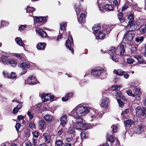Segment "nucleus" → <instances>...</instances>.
Returning <instances> with one entry per match:
<instances>
[{
	"instance_id": "nucleus-1",
	"label": "nucleus",
	"mask_w": 146,
	"mask_h": 146,
	"mask_svg": "<svg viewBox=\"0 0 146 146\" xmlns=\"http://www.w3.org/2000/svg\"><path fill=\"white\" fill-rule=\"evenodd\" d=\"M90 110V107L80 104L76 107L69 115L73 117L84 116L88 113Z\"/></svg>"
},
{
	"instance_id": "nucleus-2",
	"label": "nucleus",
	"mask_w": 146,
	"mask_h": 146,
	"mask_svg": "<svg viewBox=\"0 0 146 146\" xmlns=\"http://www.w3.org/2000/svg\"><path fill=\"white\" fill-rule=\"evenodd\" d=\"M74 117L72 123L76 127V129L79 131L90 129L92 126L89 123H82L83 119L80 117Z\"/></svg>"
},
{
	"instance_id": "nucleus-3",
	"label": "nucleus",
	"mask_w": 146,
	"mask_h": 146,
	"mask_svg": "<svg viewBox=\"0 0 146 146\" xmlns=\"http://www.w3.org/2000/svg\"><path fill=\"white\" fill-rule=\"evenodd\" d=\"M75 9L77 16L78 20L80 23H84L85 22V18L86 15L84 12H81L79 15L80 12H82V9L79 2H77L74 5Z\"/></svg>"
},
{
	"instance_id": "nucleus-4",
	"label": "nucleus",
	"mask_w": 146,
	"mask_h": 146,
	"mask_svg": "<svg viewBox=\"0 0 146 146\" xmlns=\"http://www.w3.org/2000/svg\"><path fill=\"white\" fill-rule=\"evenodd\" d=\"M118 51L120 52L119 53L117 54L119 55H124L125 52V49L123 45H119L116 49L114 47H111L110 49L108 51V53L111 55V54H114L117 52Z\"/></svg>"
},
{
	"instance_id": "nucleus-5",
	"label": "nucleus",
	"mask_w": 146,
	"mask_h": 146,
	"mask_svg": "<svg viewBox=\"0 0 146 146\" xmlns=\"http://www.w3.org/2000/svg\"><path fill=\"white\" fill-rule=\"evenodd\" d=\"M134 36V33L127 32L124 35L123 39V42L125 44H130Z\"/></svg>"
},
{
	"instance_id": "nucleus-6",
	"label": "nucleus",
	"mask_w": 146,
	"mask_h": 146,
	"mask_svg": "<svg viewBox=\"0 0 146 146\" xmlns=\"http://www.w3.org/2000/svg\"><path fill=\"white\" fill-rule=\"evenodd\" d=\"M135 115L136 116L140 117L145 115L146 110L145 108L138 106L135 108Z\"/></svg>"
},
{
	"instance_id": "nucleus-7",
	"label": "nucleus",
	"mask_w": 146,
	"mask_h": 146,
	"mask_svg": "<svg viewBox=\"0 0 146 146\" xmlns=\"http://www.w3.org/2000/svg\"><path fill=\"white\" fill-rule=\"evenodd\" d=\"M66 45L67 48L71 51L72 53H73L74 50L72 48L73 45V39L70 35H68V38L66 42Z\"/></svg>"
},
{
	"instance_id": "nucleus-8",
	"label": "nucleus",
	"mask_w": 146,
	"mask_h": 146,
	"mask_svg": "<svg viewBox=\"0 0 146 146\" xmlns=\"http://www.w3.org/2000/svg\"><path fill=\"white\" fill-rule=\"evenodd\" d=\"M7 57L6 56H3L2 57V62L5 64H10L13 66V65H16L17 64V61H15L12 59H9L7 60Z\"/></svg>"
},
{
	"instance_id": "nucleus-9",
	"label": "nucleus",
	"mask_w": 146,
	"mask_h": 146,
	"mask_svg": "<svg viewBox=\"0 0 146 146\" xmlns=\"http://www.w3.org/2000/svg\"><path fill=\"white\" fill-rule=\"evenodd\" d=\"M54 96L50 94H43L41 98L42 101L44 102H46L48 101L51 102L53 101Z\"/></svg>"
},
{
	"instance_id": "nucleus-10",
	"label": "nucleus",
	"mask_w": 146,
	"mask_h": 146,
	"mask_svg": "<svg viewBox=\"0 0 146 146\" xmlns=\"http://www.w3.org/2000/svg\"><path fill=\"white\" fill-rule=\"evenodd\" d=\"M98 7L99 9L102 12H105L106 11H113V6L111 5L107 4L104 6L99 5Z\"/></svg>"
},
{
	"instance_id": "nucleus-11",
	"label": "nucleus",
	"mask_w": 146,
	"mask_h": 146,
	"mask_svg": "<svg viewBox=\"0 0 146 146\" xmlns=\"http://www.w3.org/2000/svg\"><path fill=\"white\" fill-rule=\"evenodd\" d=\"M33 17L35 23H41L43 24L45 23L47 19L46 17L33 16Z\"/></svg>"
},
{
	"instance_id": "nucleus-12",
	"label": "nucleus",
	"mask_w": 146,
	"mask_h": 146,
	"mask_svg": "<svg viewBox=\"0 0 146 146\" xmlns=\"http://www.w3.org/2000/svg\"><path fill=\"white\" fill-rule=\"evenodd\" d=\"M103 72L102 69L99 68H94L91 71V75L94 77H97L100 76Z\"/></svg>"
},
{
	"instance_id": "nucleus-13",
	"label": "nucleus",
	"mask_w": 146,
	"mask_h": 146,
	"mask_svg": "<svg viewBox=\"0 0 146 146\" xmlns=\"http://www.w3.org/2000/svg\"><path fill=\"white\" fill-rule=\"evenodd\" d=\"M27 82L28 83H26V81H25V84H29L34 85L37 83V80L35 76L31 75L28 77Z\"/></svg>"
},
{
	"instance_id": "nucleus-14",
	"label": "nucleus",
	"mask_w": 146,
	"mask_h": 146,
	"mask_svg": "<svg viewBox=\"0 0 146 146\" xmlns=\"http://www.w3.org/2000/svg\"><path fill=\"white\" fill-rule=\"evenodd\" d=\"M110 102L109 99L106 98L103 99L101 104V106L105 108H107L110 105Z\"/></svg>"
},
{
	"instance_id": "nucleus-15",
	"label": "nucleus",
	"mask_w": 146,
	"mask_h": 146,
	"mask_svg": "<svg viewBox=\"0 0 146 146\" xmlns=\"http://www.w3.org/2000/svg\"><path fill=\"white\" fill-rule=\"evenodd\" d=\"M60 121L61 125L63 127L64 126L67 121V115L65 114L62 116L60 118Z\"/></svg>"
},
{
	"instance_id": "nucleus-16",
	"label": "nucleus",
	"mask_w": 146,
	"mask_h": 146,
	"mask_svg": "<svg viewBox=\"0 0 146 146\" xmlns=\"http://www.w3.org/2000/svg\"><path fill=\"white\" fill-rule=\"evenodd\" d=\"M143 130L144 128L142 126L137 125L135 127L134 131L138 134H140L143 132Z\"/></svg>"
},
{
	"instance_id": "nucleus-17",
	"label": "nucleus",
	"mask_w": 146,
	"mask_h": 146,
	"mask_svg": "<svg viewBox=\"0 0 146 146\" xmlns=\"http://www.w3.org/2000/svg\"><path fill=\"white\" fill-rule=\"evenodd\" d=\"M134 57L137 59L138 61L137 64H146V62H144L143 60V58L139 56L134 55Z\"/></svg>"
},
{
	"instance_id": "nucleus-18",
	"label": "nucleus",
	"mask_w": 146,
	"mask_h": 146,
	"mask_svg": "<svg viewBox=\"0 0 146 146\" xmlns=\"http://www.w3.org/2000/svg\"><path fill=\"white\" fill-rule=\"evenodd\" d=\"M44 118L46 121L49 123L51 122L54 120L53 117L51 115L46 114L44 116Z\"/></svg>"
},
{
	"instance_id": "nucleus-19",
	"label": "nucleus",
	"mask_w": 146,
	"mask_h": 146,
	"mask_svg": "<svg viewBox=\"0 0 146 146\" xmlns=\"http://www.w3.org/2000/svg\"><path fill=\"white\" fill-rule=\"evenodd\" d=\"M46 126V123L44 120L41 119L39 121L38 126L40 129H44Z\"/></svg>"
},
{
	"instance_id": "nucleus-20",
	"label": "nucleus",
	"mask_w": 146,
	"mask_h": 146,
	"mask_svg": "<svg viewBox=\"0 0 146 146\" xmlns=\"http://www.w3.org/2000/svg\"><path fill=\"white\" fill-rule=\"evenodd\" d=\"M46 44L45 42H39L38 43L36 46V48L38 50H44Z\"/></svg>"
},
{
	"instance_id": "nucleus-21",
	"label": "nucleus",
	"mask_w": 146,
	"mask_h": 146,
	"mask_svg": "<svg viewBox=\"0 0 146 146\" xmlns=\"http://www.w3.org/2000/svg\"><path fill=\"white\" fill-rule=\"evenodd\" d=\"M65 139L67 142L71 144L72 145H74L76 142L75 138L72 137L66 138Z\"/></svg>"
},
{
	"instance_id": "nucleus-22",
	"label": "nucleus",
	"mask_w": 146,
	"mask_h": 146,
	"mask_svg": "<svg viewBox=\"0 0 146 146\" xmlns=\"http://www.w3.org/2000/svg\"><path fill=\"white\" fill-rule=\"evenodd\" d=\"M45 142L48 143H49L51 142V138L48 134L46 133H44L43 134Z\"/></svg>"
},
{
	"instance_id": "nucleus-23",
	"label": "nucleus",
	"mask_w": 146,
	"mask_h": 146,
	"mask_svg": "<svg viewBox=\"0 0 146 146\" xmlns=\"http://www.w3.org/2000/svg\"><path fill=\"white\" fill-rule=\"evenodd\" d=\"M134 90L135 91V95L137 96L136 97L135 99L137 100H140V96L139 95L141 94L140 88H134Z\"/></svg>"
},
{
	"instance_id": "nucleus-24",
	"label": "nucleus",
	"mask_w": 146,
	"mask_h": 146,
	"mask_svg": "<svg viewBox=\"0 0 146 146\" xmlns=\"http://www.w3.org/2000/svg\"><path fill=\"white\" fill-rule=\"evenodd\" d=\"M43 38L46 37L47 35L46 32L42 29H40L36 31Z\"/></svg>"
},
{
	"instance_id": "nucleus-25",
	"label": "nucleus",
	"mask_w": 146,
	"mask_h": 146,
	"mask_svg": "<svg viewBox=\"0 0 146 146\" xmlns=\"http://www.w3.org/2000/svg\"><path fill=\"white\" fill-rule=\"evenodd\" d=\"M101 29L100 26L98 24L95 25L92 28L93 33L95 34L99 32Z\"/></svg>"
},
{
	"instance_id": "nucleus-26",
	"label": "nucleus",
	"mask_w": 146,
	"mask_h": 146,
	"mask_svg": "<svg viewBox=\"0 0 146 146\" xmlns=\"http://www.w3.org/2000/svg\"><path fill=\"white\" fill-rule=\"evenodd\" d=\"M146 38L145 36H137L135 38V40L137 42L141 43L144 39Z\"/></svg>"
},
{
	"instance_id": "nucleus-27",
	"label": "nucleus",
	"mask_w": 146,
	"mask_h": 146,
	"mask_svg": "<svg viewBox=\"0 0 146 146\" xmlns=\"http://www.w3.org/2000/svg\"><path fill=\"white\" fill-rule=\"evenodd\" d=\"M66 24L65 23H62L60 24V29L59 31L60 33H63L64 31L66 29Z\"/></svg>"
},
{
	"instance_id": "nucleus-28",
	"label": "nucleus",
	"mask_w": 146,
	"mask_h": 146,
	"mask_svg": "<svg viewBox=\"0 0 146 146\" xmlns=\"http://www.w3.org/2000/svg\"><path fill=\"white\" fill-rule=\"evenodd\" d=\"M20 66L23 69L26 68H29L30 65V64L28 62H23L20 64Z\"/></svg>"
},
{
	"instance_id": "nucleus-29",
	"label": "nucleus",
	"mask_w": 146,
	"mask_h": 146,
	"mask_svg": "<svg viewBox=\"0 0 146 146\" xmlns=\"http://www.w3.org/2000/svg\"><path fill=\"white\" fill-rule=\"evenodd\" d=\"M125 72V71H123L120 69H119L116 70H114L113 71L114 73L120 76H122L123 75Z\"/></svg>"
},
{
	"instance_id": "nucleus-30",
	"label": "nucleus",
	"mask_w": 146,
	"mask_h": 146,
	"mask_svg": "<svg viewBox=\"0 0 146 146\" xmlns=\"http://www.w3.org/2000/svg\"><path fill=\"white\" fill-rule=\"evenodd\" d=\"M22 104L17 105L16 107L14 108L13 111V113L15 114L17 113L18 111L22 108Z\"/></svg>"
},
{
	"instance_id": "nucleus-31",
	"label": "nucleus",
	"mask_w": 146,
	"mask_h": 146,
	"mask_svg": "<svg viewBox=\"0 0 146 146\" xmlns=\"http://www.w3.org/2000/svg\"><path fill=\"white\" fill-rule=\"evenodd\" d=\"M118 18L120 22L122 23H125V19L123 17V14L122 13H119L117 15Z\"/></svg>"
},
{
	"instance_id": "nucleus-32",
	"label": "nucleus",
	"mask_w": 146,
	"mask_h": 146,
	"mask_svg": "<svg viewBox=\"0 0 146 146\" xmlns=\"http://www.w3.org/2000/svg\"><path fill=\"white\" fill-rule=\"evenodd\" d=\"M15 40L16 43L19 45L21 46H23L24 44L22 40L20 37H16L15 39Z\"/></svg>"
},
{
	"instance_id": "nucleus-33",
	"label": "nucleus",
	"mask_w": 146,
	"mask_h": 146,
	"mask_svg": "<svg viewBox=\"0 0 146 146\" xmlns=\"http://www.w3.org/2000/svg\"><path fill=\"white\" fill-rule=\"evenodd\" d=\"M98 115L97 113H95L94 112H93L90 115V118L89 119L91 121L95 119L98 117Z\"/></svg>"
},
{
	"instance_id": "nucleus-34",
	"label": "nucleus",
	"mask_w": 146,
	"mask_h": 146,
	"mask_svg": "<svg viewBox=\"0 0 146 146\" xmlns=\"http://www.w3.org/2000/svg\"><path fill=\"white\" fill-rule=\"evenodd\" d=\"M63 141L61 140L56 139L55 141L56 146H62L63 144Z\"/></svg>"
},
{
	"instance_id": "nucleus-35",
	"label": "nucleus",
	"mask_w": 146,
	"mask_h": 146,
	"mask_svg": "<svg viewBox=\"0 0 146 146\" xmlns=\"http://www.w3.org/2000/svg\"><path fill=\"white\" fill-rule=\"evenodd\" d=\"M127 19L129 20V23H132L134 19V16L132 13L129 14L128 16Z\"/></svg>"
},
{
	"instance_id": "nucleus-36",
	"label": "nucleus",
	"mask_w": 146,
	"mask_h": 146,
	"mask_svg": "<svg viewBox=\"0 0 146 146\" xmlns=\"http://www.w3.org/2000/svg\"><path fill=\"white\" fill-rule=\"evenodd\" d=\"M27 114L29 116L30 121L32 119H33L34 118V114L33 113H32L31 110H29L28 111L27 113Z\"/></svg>"
},
{
	"instance_id": "nucleus-37",
	"label": "nucleus",
	"mask_w": 146,
	"mask_h": 146,
	"mask_svg": "<svg viewBox=\"0 0 146 146\" xmlns=\"http://www.w3.org/2000/svg\"><path fill=\"white\" fill-rule=\"evenodd\" d=\"M105 36V33L100 32L98 33V36H96V38L100 39H103Z\"/></svg>"
},
{
	"instance_id": "nucleus-38",
	"label": "nucleus",
	"mask_w": 146,
	"mask_h": 146,
	"mask_svg": "<svg viewBox=\"0 0 146 146\" xmlns=\"http://www.w3.org/2000/svg\"><path fill=\"white\" fill-rule=\"evenodd\" d=\"M133 123V121L130 119L126 120L124 122L125 125L126 126H131Z\"/></svg>"
},
{
	"instance_id": "nucleus-39",
	"label": "nucleus",
	"mask_w": 146,
	"mask_h": 146,
	"mask_svg": "<svg viewBox=\"0 0 146 146\" xmlns=\"http://www.w3.org/2000/svg\"><path fill=\"white\" fill-rule=\"evenodd\" d=\"M35 10V9L33 7L28 6L27 7V9L26 10L27 12H33Z\"/></svg>"
},
{
	"instance_id": "nucleus-40",
	"label": "nucleus",
	"mask_w": 146,
	"mask_h": 146,
	"mask_svg": "<svg viewBox=\"0 0 146 146\" xmlns=\"http://www.w3.org/2000/svg\"><path fill=\"white\" fill-rule=\"evenodd\" d=\"M118 127L119 126L118 124L113 125L111 127V128L112 129L114 133L117 132Z\"/></svg>"
},
{
	"instance_id": "nucleus-41",
	"label": "nucleus",
	"mask_w": 146,
	"mask_h": 146,
	"mask_svg": "<svg viewBox=\"0 0 146 146\" xmlns=\"http://www.w3.org/2000/svg\"><path fill=\"white\" fill-rule=\"evenodd\" d=\"M75 126L73 124V125H71L69 127V130L70 133H71L73 134L75 132Z\"/></svg>"
},
{
	"instance_id": "nucleus-42",
	"label": "nucleus",
	"mask_w": 146,
	"mask_h": 146,
	"mask_svg": "<svg viewBox=\"0 0 146 146\" xmlns=\"http://www.w3.org/2000/svg\"><path fill=\"white\" fill-rule=\"evenodd\" d=\"M140 32L142 34H144L146 33V25H142L140 29Z\"/></svg>"
},
{
	"instance_id": "nucleus-43",
	"label": "nucleus",
	"mask_w": 146,
	"mask_h": 146,
	"mask_svg": "<svg viewBox=\"0 0 146 146\" xmlns=\"http://www.w3.org/2000/svg\"><path fill=\"white\" fill-rule=\"evenodd\" d=\"M121 86L119 85H115L112 86L111 87V89L112 90H119Z\"/></svg>"
},
{
	"instance_id": "nucleus-44",
	"label": "nucleus",
	"mask_w": 146,
	"mask_h": 146,
	"mask_svg": "<svg viewBox=\"0 0 146 146\" xmlns=\"http://www.w3.org/2000/svg\"><path fill=\"white\" fill-rule=\"evenodd\" d=\"M29 126L32 129L35 128V125L33 121H31L29 123Z\"/></svg>"
},
{
	"instance_id": "nucleus-45",
	"label": "nucleus",
	"mask_w": 146,
	"mask_h": 146,
	"mask_svg": "<svg viewBox=\"0 0 146 146\" xmlns=\"http://www.w3.org/2000/svg\"><path fill=\"white\" fill-rule=\"evenodd\" d=\"M9 24V23L8 21H4L1 20V26H7Z\"/></svg>"
},
{
	"instance_id": "nucleus-46",
	"label": "nucleus",
	"mask_w": 146,
	"mask_h": 146,
	"mask_svg": "<svg viewBox=\"0 0 146 146\" xmlns=\"http://www.w3.org/2000/svg\"><path fill=\"white\" fill-rule=\"evenodd\" d=\"M125 30L127 31V32H130L131 33H133V30H132V29L130 27V25H127L125 27Z\"/></svg>"
},
{
	"instance_id": "nucleus-47",
	"label": "nucleus",
	"mask_w": 146,
	"mask_h": 146,
	"mask_svg": "<svg viewBox=\"0 0 146 146\" xmlns=\"http://www.w3.org/2000/svg\"><path fill=\"white\" fill-rule=\"evenodd\" d=\"M15 56L17 58H19L20 59H22L25 57V55L23 54H19L15 53Z\"/></svg>"
},
{
	"instance_id": "nucleus-48",
	"label": "nucleus",
	"mask_w": 146,
	"mask_h": 146,
	"mask_svg": "<svg viewBox=\"0 0 146 146\" xmlns=\"http://www.w3.org/2000/svg\"><path fill=\"white\" fill-rule=\"evenodd\" d=\"M88 134L87 132L85 133L82 132L81 134V137L82 138H86L88 137Z\"/></svg>"
},
{
	"instance_id": "nucleus-49",
	"label": "nucleus",
	"mask_w": 146,
	"mask_h": 146,
	"mask_svg": "<svg viewBox=\"0 0 146 146\" xmlns=\"http://www.w3.org/2000/svg\"><path fill=\"white\" fill-rule=\"evenodd\" d=\"M117 102L119 107L122 108L123 107L124 104L119 99H117Z\"/></svg>"
},
{
	"instance_id": "nucleus-50",
	"label": "nucleus",
	"mask_w": 146,
	"mask_h": 146,
	"mask_svg": "<svg viewBox=\"0 0 146 146\" xmlns=\"http://www.w3.org/2000/svg\"><path fill=\"white\" fill-rule=\"evenodd\" d=\"M132 92L131 90H128L127 91V93L129 96H131L133 97H135V94H132Z\"/></svg>"
},
{
	"instance_id": "nucleus-51",
	"label": "nucleus",
	"mask_w": 146,
	"mask_h": 146,
	"mask_svg": "<svg viewBox=\"0 0 146 146\" xmlns=\"http://www.w3.org/2000/svg\"><path fill=\"white\" fill-rule=\"evenodd\" d=\"M63 132V128L60 126H59L58 129V133L59 135H60L62 134Z\"/></svg>"
},
{
	"instance_id": "nucleus-52",
	"label": "nucleus",
	"mask_w": 146,
	"mask_h": 146,
	"mask_svg": "<svg viewBox=\"0 0 146 146\" xmlns=\"http://www.w3.org/2000/svg\"><path fill=\"white\" fill-rule=\"evenodd\" d=\"M107 139H108V141L112 142H113L114 141V139L112 136V135H107Z\"/></svg>"
},
{
	"instance_id": "nucleus-53",
	"label": "nucleus",
	"mask_w": 146,
	"mask_h": 146,
	"mask_svg": "<svg viewBox=\"0 0 146 146\" xmlns=\"http://www.w3.org/2000/svg\"><path fill=\"white\" fill-rule=\"evenodd\" d=\"M32 134L33 135V138H37L39 136V133L37 131H35L32 132Z\"/></svg>"
},
{
	"instance_id": "nucleus-54",
	"label": "nucleus",
	"mask_w": 146,
	"mask_h": 146,
	"mask_svg": "<svg viewBox=\"0 0 146 146\" xmlns=\"http://www.w3.org/2000/svg\"><path fill=\"white\" fill-rule=\"evenodd\" d=\"M134 62V60L131 58H129L127 59V62L128 64H132Z\"/></svg>"
},
{
	"instance_id": "nucleus-55",
	"label": "nucleus",
	"mask_w": 146,
	"mask_h": 146,
	"mask_svg": "<svg viewBox=\"0 0 146 146\" xmlns=\"http://www.w3.org/2000/svg\"><path fill=\"white\" fill-rule=\"evenodd\" d=\"M129 112V109H125L122 112L121 115H123L127 114Z\"/></svg>"
},
{
	"instance_id": "nucleus-56",
	"label": "nucleus",
	"mask_w": 146,
	"mask_h": 146,
	"mask_svg": "<svg viewBox=\"0 0 146 146\" xmlns=\"http://www.w3.org/2000/svg\"><path fill=\"white\" fill-rule=\"evenodd\" d=\"M35 109L37 111H38L40 110V109L41 108V105L40 104H39L36 106Z\"/></svg>"
},
{
	"instance_id": "nucleus-57",
	"label": "nucleus",
	"mask_w": 146,
	"mask_h": 146,
	"mask_svg": "<svg viewBox=\"0 0 146 146\" xmlns=\"http://www.w3.org/2000/svg\"><path fill=\"white\" fill-rule=\"evenodd\" d=\"M135 83L134 82H130L129 83V86L130 88H132L135 86Z\"/></svg>"
},
{
	"instance_id": "nucleus-58",
	"label": "nucleus",
	"mask_w": 146,
	"mask_h": 146,
	"mask_svg": "<svg viewBox=\"0 0 146 146\" xmlns=\"http://www.w3.org/2000/svg\"><path fill=\"white\" fill-rule=\"evenodd\" d=\"M37 140L34 138H33L32 140V143L34 146H36L37 145Z\"/></svg>"
},
{
	"instance_id": "nucleus-59",
	"label": "nucleus",
	"mask_w": 146,
	"mask_h": 146,
	"mask_svg": "<svg viewBox=\"0 0 146 146\" xmlns=\"http://www.w3.org/2000/svg\"><path fill=\"white\" fill-rule=\"evenodd\" d=\"M113 3L116 5H117L120 3V0H112Z\"/></svg>"
},
{
	"instance_id": "nucleus-60",
	"label": "nucleus",
	"mask_w": 146,
	"mask_h": 146,
	"mask_svg": "<svg viewBox=\"0 0 146 146\" xmlns=\"http://www.w3.org/2000/svg\"><path fill=\"white\" fill-rule=\"evenodd\" d=\"M103 28L104 31H107V33H110L111 31V29L110 28L108 27H106L105 28V29H104V27H103Z\"/></svg>"
},
{
	"instance_id": "nucleus-61",
	"label": "nucleus",
	"mask_w": 146,
	"mask_h": 146,
	"mask_svg": "<svg viewBox=\"0 0 146 146\" xmlns=\"http://www.w3.org/2000/svg\"><path fill=\"white\" fill-rule=\"evenodd\" d=\"M129 25H130V27L131 29H132V30H133V31L135 30V29H136L135 28V26L137 25H136L135 24L132 23Z\"/></svg>"
},
{
	"instance_id": "nucleus-62",
	"label": "nucleus",
	"mask_w": 146,
	"mask_h": 146,
	"mask_svg": "<svg viewBox=\"0 0 146 146\" xmlns=\"http://www.w3.org/2000/svg\"><path fill=\"white\" fill-rule=\"evenodd\" d=\"M27 27V25H21L19 28L18 30L19 31H21L24 29H25V27Z\"/></svg>"
},
{
	"instance_id": "nucleus-63",
	"label": "nucleus",
	"mask_w": 146,
	"mask_h": 146,
	"mask_svg": "<svg viewBox=\"0 0 146 146\" xmlns=\"http://www.w3.org/2000/svg\"><path fill=\"white\" fill-rule=\"evenodd\" d=\"M117 96L120 98L123 99L124 98V96L120 92L117 93Z\"/></svg>"
},
{
	"instance_id": "nucleus-64",
	"label": "nucleus",
	"mask_w": 146,
	"mask_h": 146,
	"mask_svg": "<svg viewBox=\"0 0 146 146\" xmlns=\"http://www.w3.org/2000/svg\"><path fill=\"white\" fill-rule=\"evenodd\" d=\"M112 60L114 62H117L118 61V59L115 56H112L111 58Z\"/></svg>"
}]
</instances>
